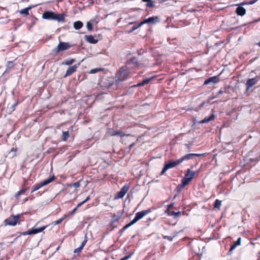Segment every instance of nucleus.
I'll return each instance as SVG.
<instances>
[{
  "label": "nucleus",
  "instance_id": "nucleus-15",
  "mask_svg": "<svg viewBox=\"0 0 260 260\" xmlns=\"http://www.w3.org/2000/svg\"><path fill=\"white\" fill-rule=\"evenodd\" d=\"M219 78L217 76H213L206 79L204 83V85L209 84L210 83H217L219 82Z\"/></svg>",
  "mask_w": 260,
  "mask_h": 260
},
{
  "label": "nucleus",
  "instance_id": "nucleus-53",
  "mask_svg": "<svg viewBox=\"0 0 260 260\" xmlns=\"http://www.w3.org/2000/svg\"><path fill=\"white\" fill-rule=\"evenodd\" d=\"M16 151V149H14V148H12L11 149V151Z\"/></svg>",
  "mask_w": 260,
  "mask_h": 260
},
{
  "label": "nucleus",
  "instance_id": "nucleus-17",
  "mask_svg": "<svg viewBox=\"0 0 260 260\" xmlns=\"http://www.w3.org/2000/svg\"><path fill=\"white\" fill-rule=\"evenodd\" d=\"M181 163V162L180 161V159H179L176 161H170L168 163L166 164V165L167 166L168 168L170 169H171V168H173L176 167L177 165H180Z\"/></svg>",
  "mask_w": 260,
  "mask_h": 260
},
{
  "label": "nucleus",
  "instance_id": "nucleus-16",
  "mask_svg": "<svg viewBox=\"0 0 260 260\" xmlns=\"http://www.w3.org/2000/svg\"><path fill=\"white\" fill-rule=\"evenodd\" d=\"M165 213H167L169 216H173L174 218H179L182 214V213L180 211L176 212L175 211H168V210H166Z\"/></svg>",
  "mask_w": 260,
  "mask_h": 260
},
{
  "label": "nucleus",
  "instance_id": "nucleus-45",
  "mask_svg": "<svg viewBox=\"0 0 260 260\" xmlns=\"http://www.w3.org/2000/svg\"><path fill=\"white\" fill-rule=\"evenodd\" d=\"M236 247H237V246H236L234 244H233L231 246V248H230V249L229 251H230V252L232 251V250H234V249Z\"/></svg>",
  "mask_w": 260,
  "mask_h": 260
},
{
  "label": "nucleus",
  "instance_id": "nucleus-35",
  "mask_svg": "<svg viewBox=\"0 0 260 260\" xmlns=\"http://www.w3.org/2000/svg\"><path fill=\"white\" fill-rule=\"evenodd\" d=\"M146 3V6L147 7L152 8L154 6V2L152 0H149V1Z\"/></svg>",
  "mask_w": 260,
  "mask_h": 260
},
{
  "label": "nucleus",
  "instance_id": "nucleus-56",
  "mask_svg": "<svg viewBox=\"0 0 260 260\" xmlns=\"http://www.w3.org/2000/svg\"><path fill=\"white\" fill-rule=\"evenodd\" d=\"M214 98H216V96H215V97H213V98H212V99H214Z\"/></svg>",
  "mask_w": 260,
  "mask_h": 260
},
{
  "label": "nucleus",
  "instance_id": "nucleus-11",
  "mask_svg": "<svg viewBox=\"0 0 260 260\" xmlns=\"http://www.w3.org/2000/svg\"><path fill=\"white\" fill-rule=\"evenodd\" d=\"M203 154H202L189 153V154H187L185 155L184 156H183V157L180 158V161H181V162L182 163L184 160H188V159H193L194 157H195V156H201Z\"/></svg>",
  "mask_w": 260,
  "mask_h": 260
},
{
  "label": "nucleus",
  "instance_id": "nucleus-24",
  "mask_svg": "<svg viewBox=\"0 0 260 260\" xmlns=\"http://www.w3.org/2000/svg\"><path fill=\"white\" fill-rule=\"evenodd\" d=\"M70 137L69 131L62 132L61 140L63 141H66Z\"/></svg>",
  "mask_w": 260,
  "mask_h": 260
},
{
  "label": "nucleus",
  "instance_id": "nucleus-6",
  "mask_svg": "<svg viewBox=\"0 0 260 260\" xmlns=\"http://www.w3.org/2000/svg\"><path fill=\"white\" fill-rule=\"evenodd\" d=\"M71 47V45L69 43L60 42L56 48V53L60 51L67 50Z\"/></svg>",
  "mask_w": 260,
  "mask_h": 260
},
{
  "label": "nucleus",
  "instance_id": "nucleus-41",
  "mask_svg": "<svg viewBox=\"0 0 260 260\" xmlns=\"http://www.w3.org/2000/svg\"><path fill=\"white\" fill-rule=\"evenodd\" d=\"M241 238L240 237L238 238L237 240L234 243L236 246L240 245L241 244Z\"/></svg>",
  "mask_w": 260,
  "mask_h": 260
},
{
  "label": "nucleus",
  "instance_id": "nucleus-49",
  "mask_svg": "<svg viewBox=\"0 0 260 260\" xmlns=\"http://www.w3.org/2000/svg\"><path fill=\"white\" fill-rule=\"evenodd\" d=\"M89 200H90V197L88 196V197H86V198L83 202H84V203H85L86 202H87Z\"/></svg>",
  "mask_w": 260,
  "mask_h": 260
},
{
  "label": "nucleus",
  "instance_id": "nucleus-50",
  "mask_svg": "<svg viewBox=\"0 0 260 260\" xmlns=\"http://www.w3.org/2000/svg\"><path fill=\"white\" fill-rule=\"evenodd\" d=\"M84 203V202H81L80 203L78 204V205L77 206V208H79L80 206H81L82 205H83Z\"/></svg>",
  "mask_w": 260,
  "mask_h": 260
},
{
  "label": "nucleus",
  "instance_id": "nucleus-3",
  "mask_svg": "<svg viewBox=\"0 0 260 260\" xmlns=\"http://www.w3.org/2000/svg\"><path fill=\"white\" fill-rule=\"evenodd\" d=\"M151 210L150 209L147 210H142L137 212L135 214L134 218L131 221L132 223L134 224L136 223L139 220L142 218L144 216L150 213Z\"/></svg>",
  "mask_w": 260,
  "mask_h": 260
},
{
  "label": "nucleus",
  "instance_id": "nucleus-38",
  "mask_svg": "<svg viewBox=\"0 0 260 260\" xmlns=\"http://www.w3.org/2000/svg\"><path fill=\"white\" fill-rule=\"evenodd\" d=\"M168 169H169L168 168L167 166L165 164L164 168L162 169V170L160 173V175H163Z\"/></svg>",
  "mask_w": 260,
  "mask_h": 260
},
{
  "label": "nucleus",
  "instance_id": "nucleus-10",
  "mask_svg": "<svg viewBox=\"0 0 260 260\" xmlns=\"http://www.w3.org/2000/svg\"><path fill=\"white\" fill-rule=\"evenodd\" d=\"M159 20V18L157 16H153L149 17L147 19H145L144 20L141 21V24H144L145 23H151L155 24L158 22Z\"/></svg>",
  "mask_w": 260,
  "mask_h": 260
},
{
  "label": "nucleus",
  "instance_id": "nucleus-14",
  "mask_svg": "<svg viewBox=\"0 0 260 260\" xmlns=\"http://www.w3.org/2000/svg\"><path fill=\"white\" fill-rule=\"evenodd\" d=\"M87 241V236H86V234L85 235V239L81 243L80 246L78 248H76L74 250V252L75 253L79 254L81 252V251L83 249L84 246L86 244Z\"/></svg>",
  "mask_w": 260,
  "mask_h": 260
},
{
  "label": "nucleus",
  "instance_id": "nucleus-22",
  "mask_svg": "<svg viewBox=\"0 0 260 260\" xmlns=\"http://www.w3.org/2000/svg\"><path fill=\"white\" fill-rule=\"evenodd\" d=\"M152 78H151L145 79L142 81H141L139 83L137 84V85H136V86H142L146 85L150 82V81L152 80Z\"/></svg>",
  "mask_w": 260,
  "mask_h": 260
},
{
  "label": "nucleus",
  "instance_id": "nucleus-31",
  "mask_svg": "<svg viewBox=\"0 0 260 260\" xmlns=\"http://www.w3.org/2000/svg\"><path fill=\"white\" fill-rule=\"evenodd\" d=\"M132 225H133V224L132 223V222L131 221L129 223L127 224L126 225H125V226H124L121 229V230L120 231V232L121 233H123L124 232V231L125 230H126L128 228L130 227L131 226H132Z\"/></svg>",
  "mask_w": 260,
  "mask_h": 260
},
{
  "label": "nucleus",
  "instance_id": "nucleus-46",
  "mask_svg": "<svg viewBox=\"0 0 260 260\" xmlns=\"http://www.w3.org/2000/svg\"><path fill=\"white\" fill-rule=\"evenodd\" d=\"M109 135L111 136H116V131H113L109 133Z\"/></svg>",
  "mask_w": 260,
  "mask_h": 260
},
{
  "label": "nucleus",
  "instance_id": "nucleus-47",
  "mask_svg": "<svg viewBox=\"0 0 260 260\" xmlns=\"http://www.w3.org/2000/svg\"><path fill=\"white\" fill-rule=\"evenodd\" d=\"M173 205H174V203H172V204H170L169 205H168V208L167 210H168V211H170V209L173 207Z\"/></svg>",
  "mask_w": 260,
  "mask_h": 260
},
{
  "label": "nucleus",
  "instance_id": "nucleus-27",
  "mask_svg": "<svg viewBox=\"0 0 260 260\" xmlns=\"http://www.w3.org/2000/svg\"><path fill=\"white\" fill-rule=\"evenodd\" d=\"M14 64L13 61H8L7 64V70L6 72L9 71L12 68H13Z\"/></svg>",
  "mask_w": 260,
  "mask_h": 260
},
{
  "label": "nucleus",
  "instance_id": "nucleus-13",
  "mask_svg": "<svg viewBox=\"0 0 260 260\" xmlns=\"http://www.w3.org/2000/svg\"><path fill=\"white\" fill-rule=\"evenodd\" d=\"M78 66L77 65H74L72 67H69L67 70L66 74L63 76L64 78H66L68 76L71 75L77 70Z\"/></svg>",
  "mask_w": 260,
  "mask_h": 260
},
{
  "label": "nucleus",
  "instance_id": "nucleus-19",
  "mask_svg": "<svg viewBox=\"0 0 260 260\" xmlns=\"http://www.w3.org/2000/svg\"><path fill=\"white\" fill-rule=\"evenodd\" d=\"M215 118V116L214 114H211L209 116L205 117L203 120L199 122V123H208L212 120H213Z\"/></svg>",
  "mask_w": 260,
  "mask_h": 260
},
{
  "label": "nucleus",
  "instance_id": "nucleus-29",
  "mask_svg": "<svg viewBox=\"0 0 260 260\" xmlns=\"http://www.w3.org/2000/svg\"><path fill=\"white\" fill-rule=\"evenodd\" d=\"M258 0H251L247 2H242L240 4V6H243L245 5H253L256 3Z\"/></svg>",
  "mask_w": 260,
  "mask_h": 260
},
{
  "label": "nucleus",
  "instance_id": "nucleus-40",
  "mask_svg": "<svg viewBox=\"0 0 260 260\" xmlns=\"http://www.w3.org/2000/svg\"><path fill=\"white\" fill-rule=\"evenodd\" d=\"M175 236L171 237V236H164L163 237V238L165 239H167V240H169L170 241H172L173 240V238Z\"/></svg>",
  "mask_w": 260,
  "mask_h": 260
},
{
  "label": "nucleus",
  "instance_id": "nucleus-57",
  "mask_svg": "<svg viewBox=\"0 0 260 260\" xmlns=\"http://www.w3.org/2000/svg\"><path fill=\"white\" fill-rule=\"evenodd\" d=\"M214 98H216V96H215V97H213V98H212V99H214Z\"/></svg>",
  "mask_w": 260,
  "mask_h": 260
},
{
  "label": "nucleus",
  "instance_id": "nucleus-8",
  "mask_svg": "<svg viewBox=\"0 0 260 260\" xmlns=\"http://www.w3.org/2000/svg\"><path fill=\"white\" fill-rule=\"evenodd\" d=\"M129 185L128 184L124 185L121 190L117 192L116 196L115 197V199H121L122 198L125 194V193L127 192L129 189Z\"/></svg>",
  "mask_w": 260,
  "mask_h": 260
},
{
  "label": "nucleus",
  "instance_id": "nucleus-7",
  "mask_svg": "<svg viewBox=\"0 0 260 260\" xmlns=\"http://www.w3.org/2000/svg\"><path fill=\"white\" fill-rule=\"evenodd\" d=\"M128 75V72L126 70H124L123 68L120 69L118 72V80L119 81H123L125 80Z\"/></svg>",
  "mask_w": 260,
  "mask_h": 260
},
{
  "label": "nucleus",
  "instance_id": "nucleus-30",
  "mask_svg": "<svg viewBox=\"0 0 260 260\" xmlns=\"http://www.w3.org/2000/svg\"><path fill=\"white\" fill-rule=\"evenodd\" d=\"M142 24H141V22L138 25H134L133 26V27L131 28V29L129 30V32H132L134 30H136L137 28H138L139 27H140Z\"/></svg>",
  "mask_w": 260,
  "mask_h": 260
},
{
  "label": "nucleus",
  "instance_id": "nucleus-28",
  "mask_svg": "<svg viewBox=\"0 0 260 260\" xmlns=\"http://www.w3.org/2000/svg\"><path fill=\"white\" fill-rule=\"evenodd\" d=\"M221 205V201L219 200H216L214 202V208L220 209Z\"/></svg>",
  "mask_w": 260,
  "mask_h": 260
},
{
  "label": "nucleus",
  "instance_id": "nucleus-54",
  "mask_svg": "<svg viewBox=\"0 0 260 260\" xmlns=\"http://www.w3.org/2000/svg\"><path fill=\"white\" fill-rule=\"evenodd\" d=\"M144 2H148L149 0H142Z\"/></svg>",
  "mask_w": 260,
  "mask_h": 260
},
{
  "label": "nucleus",
  "instance_id": "nucleus-20",
  "mask_svg": "<svg viewBox=\"0 0 260 260\" xmlns=\"http://www.w3.org/2000/svg\"><path fill=\"white\" fill-rule=\"evenodd\" d=\"M236 12L238 15L242 16L245 14L246 10L244 8L239 6L237 8Z\"/></svg>",
  "mask_w": 260,
  "mask_h": 260
},
{
  "label": "nucleus",
  "instance_id": "nucleus-32",
  "mask_svg": "<svg viewBox=\"0 0 260 260\" xmlns=\"http://www.w3.org/2000/svg\"><path fill=\"white\" fill-rule=\"evenodd\" d=\"M116 135L119 136L121 138L123 137L124 136H130L129 134L125 135L124 133H123L122 132H120V131H116Z\"/></svg>",
  "mask_w": 260,
  "mask_h": 260
},
{
  "label": "nucleus",
  "instance_id": "nucleus-1",
  "mask_svg": "<svg viewBox=\"0 0 260 260\" xmlns=\"http://www.w3.org/2000/svg\"><path fill=\"white\" fill-rule=\"evenodd\" d=\"M197 174H198V172L192 171L190 169H188L184 177L181 180V184L178 185L177 188L179 190H181L184 188L189 184Z\"/></svg>",
  "mask_w": 260,
  "mask_h": 260
},
{
  "label": "nucleus",
  "instance_id": "nucleus-5",
  "mask_svg": "<svg viewBox=\"0 0 260 260\" xmlns=\"http://www.w3.org/2000/svg\"><path fill=\"white\" fill-rule=\"evenodd\" d=\"M47 226H43L42 227H40L38 228H33L31 230H28L26 232H25L22 233V235L23 236L28 235H33L39 233H41L43 232L45 229H46Z\"/></svg>",
  "mask_w": 260,
  "mask_h": 260
},
{
  "label": "nucleus",
  "instance_id": "nucleus-18",
  "mask_svg": "<svg viewBox=\"0 0 260 260\" xmlns=\"http://www.w3.org/2000/svg\"><path fill=\"white\" fill-rule=\"evenodd\" d=\"M66 15L64 13L56 14H55L54 20H56L58 22H64Z\"/></svg>",
  "mask_w": 260,
  "mask_h": 260
},
{
  "label": "nucleus",
  "instance_id": "nucleus-36",
  "mask_svg": "<svg viewBox=\"0 0 260 260\" xmlns=\"http://www.w3.org/2000/svg\"><path fill=\"white\" fill-rule=\"evenodd\" d=\"M70 186H74L75 188H78L80 186V182L79 181L76 182L72 184L69 185Z\"/></svg>",
  "mask_w": 260,
  "mask_h": 260
},
{
  "label": "nucleus",
  "instance_id": "nucleus-48",
  "mask_svg": "<svg viewBox=\"0 0 260 260\" xmlns=\"http://www.w3.org/2000/svg\"><path fill=\"white\" fill-rule=\"evenodd\" d=\"M17 104L18 103H15L11 106V109H12L13 111L14 110V108L17 105Z\"/></svg>",
  "mask_w": 260,
  "mask_h": 260
},
{
  "label": "nucleus",
  "instance_id": "nucleus-34",
  "mask_svg": "<svg viewBox=\"0 0 260 260\" xmlns=\"http://www.w3.org/2000/svg\"><path fill=\"white\" fill-rule=\"evenodd\" d=\"M25 189H22L19 191L15 195V198L17 199H18L20 197V196L23 193H24L25 192Z\"/></svg>",
  "mask_w": 260,
  "mask_h": 260
},
{
  "label": "nucleus",
  "instance_id": "nucleus-25",
  "mask_svg": "<svg viewBox=\"0 0 260 260\" xmlns=\"http://www.w3.org/2000/svg\"><path fill=\"white\" fill-rule=\"evenodd\" d=\"M31 9V7H27L22 9L20 11V13L22 15H28L29 14V10Z\"/></svg>",
  "mask_w": 260,
  "mask_h": 260
},
{
  "label": "nucleus",
  "instance_id": "nucleus-9",
  "mask_svg": "<svg viewBox=\"0 0 260 260\" xmlns=\"http://www.w3.org/2000/svg\"><path fill=\"white\" fill-rule=\"evenodd\" d=\"M258 80L259 78L258 77L248 79L246 83V90H249L250 87L255 85Z\"/></svg>",
  "mask_w": 260,
  "mask_h": 260
},
{
  "label": "nucleus",
  "instance_id": "nucleus-42",
  "mask_svg": "<svg viewBox=\"0 0 260 260\" xmlns=\"http://www.w3.org/2000/svg\"><path fill=\"white\" fill-rule=\"evenodd\" d=\"M101 69H92L90 71V74H95L97 72H98L99 71H100Z\"/></svg>",
  "mask_w": 260,
  "mask_h": 260
},
{
  "label": "nucleus",
  "instance_id": "nucleus-39",
  "mask_svg": "<svg viewBox=\"0 0 260 260\" xmlns=\"http://www.w3.org/2000/svg\"><path fill=\"white\" fill-rule=\"evenodd\" d=\"M168 169H169L168 168L167 166L165 164L164 168L162 169V170L160 173V175H163Z\"/></svg>",
  "mask_w": 260,
  "mask_h": 260
},
{
  "label": "nucleus",
  "instance_id": "nucleus-21",
  "mask_svg": "<svg viewBox=\"0 0 260 260\" xmlns=\"http://www.w3.org/2000/svg\"><path fill=\"white\" fill-rule=\"evenodd\" d=\"M85 40L88 43L91 44H96L98 42V40L94 39L92 35L85 36Z\"/></svg>",
  "mask_w": 260,
  "mask_h": 260
},
{
  "label": "nucleus",
  "instance_id": "nucleus-55",
  "mask_svg": "<svg viewBox=\"0 0 260 260\" xmlns=\"http://www.w3.org/2000/svg\"><path fill=\"white\" fill-rule=\"evenodd\" d=\"M257 45L260 47V42L257 43Z\"/></svg>",
  "mask_w": 260,
  "mask_h": 260
},
{
  "label": "nucleus",
  "instance_id": "nucleus-43",
  "mask_svg": "<svg viewBox=\"0 0 260 260\" xmlns=\"http://www.w3.org/2000/svg\"><path fill=\"white\" fill-rule=\"evenodd\" d=\"M131 256H132V254H129V255H125L123 257L121 258L120 260H127L128 259H129L131 257Z\"/></svg>",
  "mask_w": 260,
  "mask_h": 260
},
{
  "label": "nucleus",
  "instance_id": "nucleus-23",
  "mask_svg": "<svg viewBox=\"0 0 260 260\" xmlns=\"http://www.w3.org/2000/svg\"><path fill=\"white\" fill-rule=\"evenodd\" d=\"M83 25V23L80 21H77L74 23V27L76 30L80 29Z\"/></svg>",
  "mask_w": 260,
  "mask_h": 260
},
{
  "label": "nucleus",
  "instance_id": "nucleus-26",
  "mask_svg": "<svg viewBox=\"0 0 260 260\" xmlns=\"http://www.w3.org/2000/svg\"><path fill=\"white\" fill-rule=\"evenodd\" d=\"M75 62V59H71L70 60H64L62 63V64H65V65H71L73 64L74 62Z\"/></svg>",
  "mask_w": 260,
  "mask_h": 260
},
{
  "label": "nucleus",
  "instance_id": "nucleus-52",
  "mask_svg": "<svg viewBox=\"0 0 260 260\" xmlns=\"http://www.w3.org/2000/svg\"><path fill=\"white\" fill-rule=\"evenodd\" d=\"M135 145V143H133L129 146V149H131Z\"/></svg>",
  "mask_w": 260,
  "mask_h": 260
},
{
  "label": "nucleus",
  "instance_id": "nucleus-12",
  "mask_svg": "<svg viewBox=\"0 0 260 260\" xmlns=\"http://www.w3.org/2000/svg\"><path fill=\"white\" fill-rule=\"evenodd\" d=\"M55 13L52 11H46L42 15V17L44 19L54 20Z\"/></svg>",
  "mask_w": 260,
  "mask_h": 260
},
{
  "label": "nucleus",
  "instance_id": "nucleus-51",
  "mask_svg": "<svg viewBox=\"0 0 260 260\" xmlns=\"http://www.w3.org/2000/svg\"><path fill=\"white\" fill-rule=\"evenodd\" d=\"M223 93V90H220L219 91V92H218V94H217V95L216 96V97H218V94H222Z\"/></svg>",
  "mask_w": 260,
  "mask_h": 260
},
{
  "label": "nucleus",
  "instance_id": "nucleus-33",
  "mask_svg": "<svg viewBox=\"0 0 260 260\" xmlns=\"http://www.w3.org/2000/svg\"><path fill=\"white\" fill-rule=\"evenodd\" d=\"M67 217V216L65 215H64V216L61 218H60L59 219L54 221V225H57V224H60L63 220V219Z\"/></svg>",
  "mask_w": 260,
  "mask_h": 260
},
{
  "label": "nucleus",
  "instance_id": "nucleus-4",
  "mask_svg": "<svg viewBox=\"0 0 260 260\" xmlns=\"http://www.w3.org/2000/svg\"><path fill=\"white\" fill-rule=\"evenodd\" d=\"M20 218V215H12L5 220V224L14 226L18 223Z\"/></svg>",
  "mask_w": 260,
  "mask_h": 260
},
{
  "label": "nucleus",
  "instance_id": "nucleus-37",
  "mask_svg": "<svg viewBox=\"0 0 260 260\" xmlns=\"http://www.w3.org/2000/svg\"><path fill=\"white\" fill-rule=\"evenodd\" d=\"M86 27L88 30H91L92 29V24L90 22H88L86 24Z\"/></svg>",
  "mask_w": 260,
  "mask_h": 260
},
{
  "label": "nucleus",
  "instance_id": "nucleus-44",
  "mask_svg": "<svg viewBox=\"0 0 260 260\" xmlns=\"http://www.w3.org/2000/svg\"><path fill=\"white\" fill-rule=\"evenodd\" d=\"M77 207H75L70 213V215H72L73 214H74L75 213V212H76L77 210Z\"/></svg>",
  "mask_w": 260,
  "mask_h": 260
},
{
  "label": "nucleus",
  "instance_id": "nucleus-2",
  "mask_svg": "<svg viewBox=\"0 0 260 260\" xmlns=\"http://www.w3.org/2000/svg\"><path fill=\"white\" fill-rule=\"evenodd\" d=\"M54 180H55V177H54V176L53 175L52 176H50L48 179H46L45 180L40 182V183L34 185L32 186V189L31 192H34V191L39 189L40 188H41L43 186L48 185L50 183L53 181Z\"/></svg>",
  "mask_w": 260,
  "mask_h": 260
}]
</instances>
